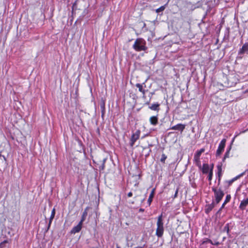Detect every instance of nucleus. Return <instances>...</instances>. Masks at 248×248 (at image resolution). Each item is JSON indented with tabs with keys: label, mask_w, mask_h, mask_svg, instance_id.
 <instances>
[{
	"label": "nucleus",
	"mask_w": 248,
	"mask_h": 248,
	"mask_svg": "<svg viewBox=\"0 0 248 248\" xmlns=\"http://www.w3.org/2000/svg\"><path fill=\"white\" fill-rule=\"evenodd\" d=\"M214 205L213 203L209 205L208 207L206 210V212L208 213V212L211 211L212 210V209L214 208Z\"/></svg>",
	"instance_id": "b1692460"
},
{
	"label": "nucleus",
	"mask_w": 248,
	"mask_h": 248,
	"mask_svg": "<svg viewBox=\"0 0 248 248\" xmlns=\"http://www.w3.org/2000/svg\"><path fill=\"white\" fill-rule=\"evenodd\" d=\"M226 140L225 139H223L221 140L219 144L218 148L216 152V155L218 156L221 155L222 152L224 151L225 146V143H226Z\"/></svg>",
	"instance_id": "20e7f679"
},
{
	"label": "nucleus",
	"mask_w": 248,
	"mask_h": 248,
	"mask_svg": "<svg viewBox=\"0 0 248 248\" xmlns=\"http://www.w3.org/2000/svg\"><path fill=\"white\" fill-rule=\"evenodd\" d=\"M210 168L207 164H203L202 168V171L203 173H207L210 171Z\"/></svg>",
	"instance_id": "ddd939ff"
},
{
	"label": "nucleus",
	"mask_w": 248,
	"mask_h": 248,
	"mask_svg": "<svg viewBox=\"0 0 248 248\" xmlns=\"http://www.w3.org/2000/svg\"><path fill=\"white\" fill-rule=\"evenodd\" d=\"M185 125L181 124H179L175 125L173 126L172 127H171L170 128V129L172 130H180L181 131H183L184 130V129H185Z\"/></svg>",
	"instance_id": "0eeeda50"
},
{
	"label": "nucleus",
	"mask_w": 248,
	"mask_h": 248,
	"mask_svg": "<svg viewBox=\"0 0 248 248\" xmlns=\"http://www.w3.org/2000/svg\"><path fill=\"white\" fill-rule=\"evenodd\" d=\"M248 130V129H246L245 130H244L242 132H241V133H245V132L247 131ZM235 134H236L235 137H236V136H238L240 134V133H236Z\"/></svg>",
	"instance_id": "c85d7f7f"
},
{
	"label": "nucleus",
	"mask_w": 248,
	"mask_h": 248,
	"mask_svg": "<svg viewBox=\"0 0 248 248\" xmlns=\"http://www.w3.org/2000/svg\"><path fill=\"white\" fill-rule=\"evenodd\" d=\"M82 223L81 222H79L78 224L74 227L73 228L71 232L72 233L75 234L77 232H78L81 229Z\"/></svg>",
	"instance_id": "423d86ee"
},
{
	"label": "nucleus",
	"mask_w": 248,
	"mask_h": 248,
	"mask_svg": "<svg viewBox=\"0 0 248 248\" xmlns=\"http://www.w3.org/2000/svg\"><path fill=\"white\" fill-rule=\"evenodd\" d=\"M132 195H133V194H132V193L131 192H129V193H128V194H127V196H128V197H132Z\"/></svg>",
	"instance_id": "c756f323"
},
{
	"label": "nucleus",
	"mask_w": 248,
	"mask_h": 248,
	"mask_svg": "<svg viewBox=\"0 0 248 248\" xmlns=\"http://www.w3.org/2000/svg\"><path fill=\"white\" fill-rule=\"evenodd\" d=\"M1 156H2V157H3V159H4L5 160H6V158H5V157L4 156L2 155Z\"/></svg>",
	"instance_id": "2f4dec72"
},
{
	"label": "nucleus",
	"mask_w": 248,
	"mask_h": 248,
	"mask_svg": "<svg viewBox=\"0 0 248 248\" xmlns=\"http://www.w3.org/2000/svg\"><path fill=\"white\" fill-rule=\"evenodd\" d=\"M217 176L218 177V185H219V184H220V182L221 177L222 176V168H221V165H217Z\"/></svg>",
	"instance_id": "9d476101"
},
{
	"label": "nucleus",
	"mask_w": 248,
	"mask_h": 248,
	"mask_svg": "<svg viewBox=\"0 0 248 248\" xmlns=\"http://www.w3.org/2000/svg\"><path fill=\"white\" fill-rule=\"evenodd\" d=\"M246 52L248 53V42L246 43L243 45L242 48L240 49L239 51V54H242Z\"/></svg>",
	"instance_id": "1a4fd4ad"
},
{
	"label": "nucleus",
	"mask_w": 248,
	"mask_h": 248,
	"mask_svg": "<svg viewBox=\"0 0 248 248\" xmlns=\"http://www.w3.org/2000/svg\"><path fill=\"white\" fill-rule=\"evenodd\" d=\"M232 182H232V180H231L230 181V182H229V183H230V184H231V183H232Z\"/></svg>",
	"instance_id": "473e14b6"
},
{
	"label": "nucleus",
	"mask_w": 248,
	"mask_h": 248,
	"mask_svg": "<svg viewBox=\"0 0 248 248\" xmlns=\"http://www.w3.org/2000/svg\"><path fill=\"white\" fill-rule=\"evenodd\" d=\"M206 243H211L212 244H213L212 241L210 239H209L208 238H205V239H204L202 240V244H204Z\"/></svg>",
	"instance_id": "5701e85b"
},
{
	"label": "nucleus",
	"mask_w": 248,
	"mask_h": 248,
	"mask_svg": "<svg viewBox=\"0 0 248 248\" xmlns=\"http://www.w3.org/2000/svg\"><path fill=\"white\" fill-rule=\"evenodd\" d=\"M158 116H151L149 119V122L151 124L153 125H156L158 124Z\"/></svg>",
	"instance_id": "6e6552de"
},
{
	"label": "nucleus",
	"mask_w": 248,
	"mask_h": 248,
	"mask_svg": "<svg viewBox=\"0 0 248 248\" xmlns=\"http://www.w3.org/2000/svg\"><path fill=\"white\" fill-rule=\"evenodd\" d=\"M212 190L214 193L215 202L217 204L221 201L222 198L224 196V192L221 187L218 186L212 187Z\"/></svg>",
	"instance_id": "7ed1b4c3"
},
{
	"label": "nucleus",
	"mask_w": 248,
	"mask_h": 248,
	"mask_svg": "<svg viewBox=\"0 0 248 248\" xmlns=\"http://www.w3.org/2000/svg\"><path fill=\"white\" fill-rule=\"evenodd\" d=\"M213 167L212 166V168L210 169L209 173L208 176V179L209 181H211L213 177Z\"/></svg>",
	"instance_id": "6ab92c4d"
},
{
	"label": "nucleus",
	"mask_w": 248,
	"mask_h": 248,
	"mask_svg": "<svg viewBox=\"0 0 248 248\" xmlns=\"http://www.w3.org/2000/svg\"><path fill=\"white\" fill-rule=\"evenodd\" d=\"M155 189H153L150 195H149V197L148 198V202L149 203V204H151V203L152 202V201H153V198L154 196V194H155Z\"/></svg>",
	"instance_id": "2eb2a0df"
},
{
	"label": "nucleus",
	"mask_w": 248,
	"mask_h": 248,
	"mask_svg": "<svg viewBox=\"0 0 248 248\" xmlns=\"http://www.w3.org/2000/svg\"><path fill=\"white\" fill-rule=\"evenodd\" d=\"M248 205V198L243 200L241 201L239 208L242 209L244 210L245 209L246 207Z\"/></svg>",
	"instance_id": "9b49d317"
},
{
	"label": "nucleus",
	"mask_w": 248,
	"mask_h": 248,
	"mask_svg": "<svg viewBox=\"0 0 248 248\" xmlns=\"http://www.w3.org/2000/svg\"><path fill=\"white\" fill-rule=\"evenodd\" d=\"M231 199V196L230 195H227L226 196V198H225V200L224 202V204H227L228 202H230V200Z\"/></svg>",
	"instance_id": "412c9836"
},
{
	"label": "nucleus",
	"mask_w": 248,
	"mask_h": 248,
	"mask_svg": "<svg viewBox=\"0 0 248 248\" xmlns=\"http://www.w3.org/2000/svg\"><path fill=\"white\" fill-rule=\"evenodd\" d=\"M166 158L167 156L165 154H163L161 155V158L160 159L161 162L164 163Z\"/></svg>",
	"instance_id": "a878e982"
},
{
	"label": "nucleus",
	"mask_w": 248,
	"mask_h": 248,
	"mask_svg": "<svg viewBox=\"0 0 248 248\" xmlns=\"http://www.w3.org/2000/svg\"><path fill=\"white\" fill-rule=\"evenodd\" d=\"M157 228L155 232V235L158 237H162L164 232V223L162 218V214H161L157 217L156 223Z\"/></svg>",
	"instance_id": "f257e3e1"
},
{
	"label": "nucleus",
	"mask_w": 248,
	"mask_h": 248,
	"mask_svg": "<svg viewBox=\"0 0 248 248\" xmlns=\"http://www.w3.org/2000/svg\"><path fill=\"white\" fill-rule=\"evenodd\" d=\"M204 151H205V149L204 148H202L200 150H198L194 155L200 157L202 154V153H203L204 152Z\"/></svg>",
	"instance_id": "a211bd4d"
},
{
	"label": "nucleus",
	"mask_w": 248,
	"mask_h": 248,
	"mask_svg": "<svg viewBox=\"0 0 248 248\" xmlns=\"http://www.w3.org/2000/svg\"><path fill=\"white\" fill-rule=\"evenodd\" d=\"M140 131L139 130H138L137 131H136L135 133H134L132 135L131 140H130L131 146H133L134 145L135 142L136 141V140L138 139H139V138L140 137Z\"/></svg>",
	"instance_id": "39448f33"
},
{
	"label": "nucleus",
	"mask_w": 248,
	"mask_h": 248,
	"mask_svg": "<svg viewBox=\"0 0 248 248\" xmlns=\"http://www.w3.org/2000/svg\"><path fill=\"white\" fill-rule=\"evenodd\" d=\"M225 204H224V203L222 204L220 209H219V211L221 210L222 208H224V206H225Z\"/></svg>",
	"instance_id": "7c9ffc66"
},
{
	"label": "nucleus",
	"mask_w": 248,
	"mask_h": 248,
	"mask_svg": "<svg viewBox=\"0 0 248 248\" xmlns=\"http://www.w3.org/2000/svg\"><path fill=\"white\" fill-rule=\"evenodd\" d=\"M229 150L227 151L224 155V158L225 159L226 158H227L229 157Z\"/></svg>",
	"instance_id": "cd10ccee"
},
{
	"label": "nucleus",
	"mask_w": 248,
	"mask_h": 248,
	"mask_svg": "<svg viewBox=\"0 0 248 248\" xmlns=\"http://www.w3.org/2000/svg\"><path fill=\"white\" fill-rule=\"evenodd\" d=\"M165 9V5L162 6L156 10V12L159 13L163 11Z\"/></svg>",
	"instance_id": "4be33fe9"
},
{
	"label": "nucleus",
	"mask_w": 248,
	"mask_h": 248,
	"mask_svg": "<svg viewBox=\"0 0 248 248\" xmlns=\"http://www.w3.org/2000/svg\"><path fill=\"white\" fill-rule=\"evenodd\" d=\"M116 248H120L119 246H117Z\"/></svg>",
	"instance_id": "f704fd0d"
},
{
	"label": "nucleus",
	"mask_w": 248,
	"mask_h": 248,
	"mask_svg": "<svg viewBox=\"0 0 248 248\" xmlns=\"http://www.w3.org/2000/svg\"><path fill=\"white\" fill-rule=\"evenodd\" d=\"M2 155L0 153V157H1Z\"/></svg>",
	"instance_id": "72a5a7b5"
},
{
	"label": "nucleus",
	"mask_w": 248,
	"mask_h": 248,
	"mask_svg": "<svg viewBox=\"0 0 248 248\" xmlns=\"http://www.w3.org/2000/svg\"><path fill=\"white\" fill-rule=\"evenodd\" d=\"M194 161L198 166L201 167L200 157L194 155Z\"/></svg>",
	"instance_id": "dca6fc26"
},
{
	"label": "nucleus",
	"mask_w": 248,
	"mask_h": 248,
	"mask_svg": "<svg viewBox=\"0 0 248 248\" xmlns=\"http://www.w3.org/2000/svg\"><path fill=\"white\" fill-rule=\"evenodd\" d=\"M178 191H179V188L177 187L176 191H175V194L173 196V198H176L177 197V195H178Z\"/></svg>",
	"instance_id": "bb28decb"
},
{
	"label": "nucleus",
	"mask_w": 248,
	"mask_h": 248,
	"mask_svg": "<svg viewBox=\"0 0 248 248\" xmlns=\"http://www.w3.org/2000/svg\"><path fill=\"white\" fill-rule=\"evenodd\" d=\"M244 173H245V172H243V173H241L240 174L238 175L236 177H234L233 178H232V182L235 181V180H236L237 179L239 178L240 177L242 176L244 174Z\"/></svg>",
	"instance_id": "393cba45"
},
{
	"label": "nucleus",
	"mask_w": 248,
	"mask_h": 248,
	"mask_svg": "<svg viewBox=\"0 0 248 248\" xmlns=\"http://www.w3.org/2000/svg\"><path fill=\"white\" fill-rule=\"evenodd\" d=\"M87 215V209H86L84 211V212L83 213V214H82V217H81V219L80 222H81V223H83V222L85 220V218H86Z\"/></svg>",
	"instance_id": "f3484780"
},
{
	"label": "nucleus",
	"mask_w": 248,
	"mask_h": 248,
	"mask_svg": "<svg viewBox=\"0 0 248 248\" xmlns=\"http://www.w3.org/2000/svg\"><path fill=\"white\" fill-rule=\"evenodd\" d=\"M136 86L139 89V91L142 93L143 95H145L146 91L142 88V85L140 83H137Z\"/></svg>",
	"instance_id": "4468645a"
},
{
	"label": "nucleus",
	"mask_w": 248,
	"mask_h": 248,
	"mask_svg": "<svg viewBox=\"0 0 248 248\" xmlns=\"http://www.w3.org/2000/svg\"><path fill=\"white\" fill-rule=\"evenodd\" d=\"M55 215V209H53L51 212V214L50 217L49 224L51 223L52 220L54 218Z\"/></svg>",
	"instance_id": "aec40b11"
},
{
	"label": "nucleus",
	"mask_w": 248,
	"mask_h": 248,
	"mask_svg": "<svg viewBox=\"0 0 248 248\" xmlns=\"http://www.w3.org/2000/svg\"><path fill=\"white\" fill-rule=\"evenodd\" d=\"M133 47L137 51H145L147 48L146 46L145 41L140 38L136 40L133 46Z\"/></svg>",
	"instance_id": "f03ea898"
},
{
	"label": "nucleus",
	"mask_w": 248,
	"mask_h": 248,
	"mask_svg": "<svg viewBox=\"0 0 248 248\" xmlns=\"http://www.w3.org/2000/svg\"><path fill=\"white\" fill-rule=\"evenodd\" d=\"M159 106L158 103H155L152 104L149 107V108L153 110L158 111L159 110Z\"/></svg>",
	"instance_id": "f8f14e48"
}]
</instances>
